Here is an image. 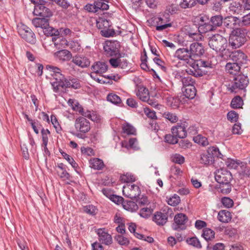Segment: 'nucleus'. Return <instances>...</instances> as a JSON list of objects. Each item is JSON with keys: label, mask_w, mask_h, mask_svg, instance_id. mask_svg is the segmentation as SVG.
<instances>
[{"label": "nucleus", "mask_w": 250, "mask_h": 250, "mask_svg": "<svg viewBox=\"0 0 250 250\" xmlns=\"http://www.w3.org/2000/svg\"><path fill=\"white\" fill-rule=\"evenodd\" d=\"M211 64L207 61L200 60L193 61L191 68L186 69L187 73L196 77H200L206 74L207 71L204 68H211Z\"/></svg>", "instance_id": "f257e3e1"}, {"label": "nucleus", "mask_w": 250, "mask_h": 250, "mask_svg": "<svg viewBox=\"0 0 250 250\" xmlns=\"http://www.w3.org/2000/svg\"><path fill=\"white\" fill-rule=\"evenodd\" d=\"M215 179L217 182L227 187L226 189L221 187L222 192L229 193L231 191L229 183L232 179L231 173L226 169L221 168L218 169L215 173Z\"/></svg>", "instance_id": "f03ea898"}, {"label": "nucleus", "mask_w": 250, "mask_h": 250, "mask_svg": "<svg viewBox=\"0 0 250 250\" xmlns=\"http://www.w3.org/2000/svg\"><path fill=\"white\" fill-rule=\"evenodd\" d=\"M208 45L210 48L223 55L228 46L227 40L222 35L216 34L209 38Z\"/></svg>", "instance_id": "7ed1b4c3"}, {"label": "nucleus", "mask_w": 250, "mask_h": 250, "mask_svg": "<svg viewBox=\"0 0 250 250\" xmlns=\"http://www.w3.org/2000/svg\"><path fill=\"white\" fill-rule=\"evenodd\" d=\"M247 30L245 28L233 30L230 35L229 43L233 48H237L246 42Z\"/></svg>", "instance_id": "20e7f679"}, {"label": "nucleus", "mask_w": 250, "mask_h": 250, "mask_svg": "<svg viewBox=\"0 0 250 250\" xmlns=\"http://www.w3.org/2000/svg\"><path fill=\"white\" fill-rule=\"evenodd\" d=\"M47 68L49 70L51 75L55 80L54 81L52 82L51 84L54 91L57 92L59 91L60 87H62V83H64L66 78L62 74V71L59 68L52 65H47Z\"/></svg>", "instance_id": "39448f33"}, {"label": "nucleus", "mask_w": 250, "mask_h": 250, "mask_svg": "<svg viewBox=\"0 0 250 250\" xmlns=\"http://www.w3.org/2000/svg\"><path fill=\"white\" fill-rule=\"evenodd\" d=\"M249 83L248 77L244 75H239L227 85L228 91L231 93H236L239 90L245 89Z\"/></svg>", "instance_id": "423d86ee"}, {"label": "nucleus", "mask_w": 250, "mask_h": 250, "mask_svg": "<svg viewBox=\"0 0 250 250\" xmlns=\"http://www.w3.org/2000/svg\"><path fill=\"white\" fill-rule=\"evenodd\" d=\"M68 104L71 105L72 109L80 113L83 117H86L92 121L97 122L99 120V117L94 112L84 109L78 103L73 99H69L68 101Z\"/></svg>", "instance_id": "0eeeda50"}, {"label": "nucleus", "mask_w": 250, "mask_h": 250, "mask_svg": "<svg viewBox=\"0 0 250 250\" xmlns=\"http://www.w3.org/2000/svg\"><path fill=\"white\" fill-rule=\"evenodd\" d=\"M75 128L78 133L76 136L78 138H82V134L88 132L90 129V124L88 120L83 117L77 118L75 121Z\"/></svg>", "instance_id": "6e6552de"}, {"label": "nucleus", "mask_w": 250, "mask_h": 250, "mask_svg": "<svg viewBox=\"0 0 250 250\" xmlns=\"http://www.w3.org/2000/svg\"><path fill=\"white\" fill-rule=\"evenodd\" d=\"M141 193V189L138 184H126L123 186V193L124 196L127 198L136 199L140 195Z\"/></svg>", "instance_id": "1a4fd4ad"}, {"label": "nucleus", "mask_w": 250, "mask_h": 250, "mask_svg": "<svg viewBox=\"0 0 250 250\" xmlns=\"http://www.w3.org/2000/svg\"><path fill=\"white\" fill-rule=\"evenodd\" d=\"M96 26L101 30V35L105 37L112 36L114 34V32L110 29L109 21L104 18H99L97 20Z\"/></svg>", "instance_id": "9d476101"}, {"label": "nucleus", "mask_w": 250, "mask_h": 250, "mask_svg": "<svg viewBox=\"0 0 250 250\" xmlns=\"http://www.w3.org/2000/svg\"><path fill=\"white\" fill-rule=\"evenodd\" d=\"M18 33L20 36L26 42L34 44L36 42L35 34L31 29L27 26L22 25L18 28Z\"/></svg>", "instance_id": "9b49d317"}, {"label": "nucleus", "mask_w": 250, "mask_h": 250, "mask_svg": "<svg viewBox=\"0 0 250 250\" xmlns=\"http://www.w3.org/2000/svg\"><path fill=\"white\" fill-rule=\"evenodd\" d=\"M174 57L178 60L183 61L190 67L193 64V61L192 60L189 49L188 48H180L175 52Z\"/></svg>", "instance_id": "f8f14e48"}, {"label": "nucleus", "mask_w": 250, "mask_h": 250, "mask_svg": "<svg viewBox=\"0 0 250 250\" xmlns=\"http://www.w3.org/2000/svg\"><path fill=\"white\" fill-rule=\"evenodd\" d=\"M119 47L120 44L118 42L107 41L106 42L104 49L106 55L113 56L119 54Z\"/></svg>", "instance_id": "ddd939ff"}, {"label": "nucleus", "mask_w": 250, "mask_h": 250, "mask_svg": "<svg viewBox=\"0 0 250 250\" xmlns=\"http://www.w3.org/2000/svg\"><path fill=\"white\" fill-rule=\"evenodd\" d=\"M188 49L193 61H195L196 59L200 57L205 52L203 46L198 42L191 43Z\"/></svg>", "instance_id": "4468645a"}, {"label": "nucleus", "mask_w": 250, "mask_h": 250, "mask_svg": "<svg viewBox=\"0 0 250 250\" xmlns=\"http://www.w3.org/2000/svg\"><path fill=\"white\" fill-rule=\"evenodd\" d=\"M224 26L231 29H241L240 28V19L234 16H228L224 20Z\"/></svg>", "instance_id": "2eb2a0df"}, {"label": "nucleus", "mask_w": 250, "mask_h": 250, "mask_svg": "<svg viewBox=\"0 0 250 250\" xmlns=\"http://www.w3.org/2000/svg\"><path fill=\"white\" fill-rule=\"evenodd\" d=\"M174 220L175 224L173 225V229L175 230L183 229L185 228V225L188 221V217L185 214L179 213L175 216Z\"/></svg>", "instance_id": "dca6fc26"}, {"label": "nucleus", "mask_w": 250, "mask_h": 250, "mask_svg": "<svg viewBox=\"0 0 250 250\" xmlns=\"http://www.w3.org/2000/svg\"><path fill=\"white\" fill-rule=\"evenodd\" d=\"M185 34L188 36L189 38L192 39L193 40L198 41L202 38V35L199 33V28L196 26L193 25L191 26H185Z\"/></svg>", "instance_id": "f3484780"}, {"label": "nucleus", "mask_w": 250, "mask_h": 250, "mask_svg": "<svg viewBox=\"0 0 250 250\" xmlns=\"http://www.w3.org/2000/svg\"><path fill=\"white\" fill-rule=\"evenodd\" d=\"M229 57L234 62V63H237L239 65L246 63L247 61V56L240 51L232 52Z\"/></svg>", "instance_id": "a211bd4d"}, {"label": "nucleus", "mask_w": 250, "mask_h": 250, "mask_svg": "<svg viewBox=\"0 0 250 250\" xmlns=\"http://www.w3.org/2000/svg\"><path fill=\"white\" fill-rule=\"evenodd\" d=\"M99 240L102 244L109 245L112 242L111 236L105 231L104 229H99L97 230Z\"/></svg>", "instance_id": "6ab92c4d"}, {"label": "nucleus", "mask_w": 250, "mask_h": 250, "mask_svg": "<svg viewBox=\"0 0 250 250\" xmlns=\"http://www.w3.org/2000/svg\"><path fill=\"white\" fill-rule=\"evenodd\" d=\"M109 62L111 65L114 68L119 67L122 69H126L128 67L127 60L121 57L111 58L109 60Z\"/></svg>", "instance_id": "aec40b11"}, {"label": "nucleus", "mask_w": 250, "mask_h": 250, "mask_svg": "<svg viewBox=\"0 0 250 250\" xmlns=\"http://www.w3.org/2000/svg\"><path fill=\"white\" fill-rule=\"evenodd\" d=\"M72 62L76 65L81 67H87L90 65V61L89 59L81 55H76L72 58Z\"/></svg>", "instance_id": "412c9836"}, {"label": "nucleus", "mask_w": 250, "mask_h": 250, "mask_svg": "<svg viewBox=\"0 0 250 250\" xmlns=\"http://www.w3.org/2000/svg\"><path fill=\"white\" fill-rule=\"evenodd\" d=\"M45 5H36L35 7V12L36 14L41 17L44 18H50L52 16V12L48 8L46 7Z\"/></svg>", "instance_id": "4be33fe9"}, {"label": "nucleus", "mask_w": 250, "mask_h": 250, "mask_svg": "<svg viewBox=\"0 0 250 250\" xmlns=\"http://www.w3.org/2000/svg\"><path fill=\"white\" fill-rule=\"evenodd\" d=\"M167 212L157 211L154 214L153 217V221L159 226H163L165 225L167 221Z\"/></svg>", "instance_id": "5701e85b"}, {"label": "nucleus", "mask_w": 250, "mask_h": 250, "mask_svg": "<svg viewBox=\"0 0 250 250\" xmlns=\"http://www.w3.org/2000/svg\"><path fill=\"white\" fill-rule=\"evenodd\" d=\"M171 132L174 135L179 138H184L187 135L185 125H177L172 127Z\"/></svg>", "instance_id": "b1692460"}, {"label": "nucleus", "mask_w": 250, "mask_h": 250, "mask_svg": "<svg viewBox=\"0 0 250 250\" xmlns=\"http://www.w3.org/2000/svg\"><path fill=\"white\" fill-rule=\"evenodd\" d=\"M229 11L233 14L241 15L245 10L243 5L240 1H232L229 6Z\"/></svg>", "instance_id": "393cba45"}, {"label": "nucleus", "mask_w": 250, "mask_h": 250, "mask_svg": "<svg viewBox=\"0 0 250 250\" xmlns=\"http://www.w3.org/2000/svg\"><path fill=\"white\" fill-rule=\"evenodd\" d=\"M54 56L57 59L63 62L68 61L72 58L71 52L66 49L57 51L54 53Z\"/></svg>", "instance_id": "a878e982"}, {"label": "nucleus", "mask_w": 250, "mask_h": 250, "mask_svg": "<svg viewBox=\"0 0 250 250\" xmlns=\"http://www.w3.org/2000/svg\"><path fill=\"white\" fill-rule=\"evenodd\" d=\"M107 68V65L104 62H97L92 65L91 69L94 72L101 74L105 73Z\"/></svg>", "instance_id": "bb28decb"}, {"label": "nucleus", "mask_w": 250, "mask_h": 250, "mask_svg": "<svg viewBox=\"0 0 250 250\" xmlns=\"http://www.w3.org/2000/svg\"><path fill=\"white\" fill-rule=\"evenodd\" d=\"M32 23L36 28L44 29L49 26V20L48 18H35L33 19Z\"/></svg>", "instance_id": "cd10ccee"}, {"label": "nucleus", "mask_w": 250, "mask_h": 250, "mask_svg": "<svg viewBox=\"0 0 250 250\" xmlns=\"http://www.w3.org/2000/svg\"><path fill=\"white\" fill-rule=\"evenodd\" d=\"M62 88H73L74 89H78L81 87L80 80L76 78L66 79L64 83H62Z\"/></svg>", "instance_id": "c85d7f7f"}, {"label": "nucleus", "mask_w": 250, "mask_h": 250, "mask_svg": "<svg viewBox=\"0 0 250 250\" xmlns=\"http://www.w3.org/2000/svg\"><path fill=\"white\" fill-rule=\"evenodd\" d=\"M89 167L96 170H102L104 167V163L102 160L93 158L89 160Z\"/></svg>", "instance_id": "c756f323"}, {"label": "nucleus", "mask_w": 250, "mask_h": 250, "mask_svg": "<svg viewBox=\"0 0 250 250\" xmlns=\"http://www.w3.org/2000/svg\"><path fill=\"white\" fill-rule=\"evenodd\" d=\"M240 66L237 63L228 62L226 65V70L230 74L236 75L240 70Z\"/></svg>", "instance_id": "7c9ffc66"}, {"label": "nucleus", "mask_w": 250, "mask_h": 250, "mask_svg": "<svg viewBox=\"0 0 250 250\" xmlns=\"http://www.w3.org/2000/svg\"><path fill=\"white\" fill-rule=\"evenodd\" d=\"M136 95L141 100L144 102L147 101L149 98L148 90L144 86L138 87Z\"/></svg>", "instance_id": "2f4dec72"}, {"label": "nucleus", "mask_w": 250, "mask_h": 250, "mask_svg": "<svg viewBox=\"0 0 250 250\" xmlns=\"http://www.w3.org/2000/svg\"><path fill=\"white\" fill-rule=\"evenodd\" d=\"M218 219L221 222L228 223L231 219V213L227 210H221L218 212Z\"/></svg>", "instance_id": "473e14b6"}, {"label": "nucleus", "mask_w": 250, "mask_h": 250, "mask_svg": "<svg viewBox=\"0 0 250 250\" xmlns=\"http://www.w3.org/2000/svg\"><path fill=\"white\" fill-rule=\"evenodd\" d=\"M184 88L183 93L186 98L192 99L195 97L196 94V89L194 85H189Z\"/></svg>", "instance_id": "72a5a7b5"}, {"label": "nucleus", "mask_w": 250, "mask_h": 250, "mask_svg": "<svg viewBox=\"0 0 250 250\" xmlns=\"http://www.w3.org/2000/svg\"><path fill=\"white\" fill-rule=\"evenodd\" d=\"M223 17L221 15H216L211 17L209 21L213 28L215 30L217 27H219L222 25L223 23Z\"/></svg>", "instance_id": "f704fd0d"}, {"label": "nucleus", "mask_w": 250, "mask_h": 250, "mask_svg": "<svg viewBox=\"0 0 250 250\" xmlns=\"http://www.w3.org/2000/svg\"><path fill=\"white\" fill-rule=\"evenodd\" d=\"M120 180L123 183L130 184L135 182L136 180V178L134 175L131 173L127 172L126 174L121 175Z\"/></svg>", "instance_id": "c9c22d12"}, {"label": "nucleus", "mask_w": 250, "mask_h": 250, "mask_svg": "<svg viewBox=\"0 0 250 250\" xmlns=\"http://www.w3.org/2000/svg\"><path fill=\"white\" fill-rule=\"evenodd\" d=\"M123 206L125 209L131 212L135 211L138 209V205L131 201H123Z\"/></svg>", "instance_id": "e433bc0d"}, {"label": "nucleus", "mask_w": 250, "mask_h": 250, "mask_svg": "<svg viewBox=\"0 0 250 250\" xmlns=\"http://www.w3.org/2000/svg\"><path fill=\"white\" fill-rule=\"evenodd\" d=\"M214 161L213 157L208 152L201 155L200 163L204 165H210Z\"/></svg>", "instance_id": "4c0bfd02"}, {"label": "nucleus", "mask_w": 250, "mask_h": 250, "mask_svg": "<svg viewBox=\"0 0 250 250\" xmlns=\"http://www.w3.org/2000/svg\"><path fill=\"white\" fill-rule=\"evenodd\" d=\"M215 232L209 228H205L203 230L202 236L207 241L211 240L214 238Z\"/></svg>", "instance_id": "58836bf2"}, {"label": "nucleus", "mask_w": 250, "mask_h": 250, "mask_svg": "<svg viewBox=\"0 0 250 250\" xmlns=\"http://www.w3.org/2000/svg\"><path fill=\"white\" fill-rule=\"evenodd\" d=\"M193 141L203 146H207L208 145V142L207 138L201 135H198L193 137Z\"/></svg>", "instance_id": "ea45409f"}, {"label": "nucleus", "mask_w": 250, "mask_h": 250, "mask_svg": "<svg viewBox=\"0 0 250 250\" xmlns=\"http://www.w3.org/2000/svg\"><path fill=\"white\" fill-rule=\"evenodd\" d=\"M243 104V102L241 97L237 96L232 99L231 102V106L233 108H241Z\"/></svg>", "instance_id": "a19ab883"}, {"label": "nucleus", "mask_w": 250, "mask_h": 250, "mask_svg": "<svg viewBox=\"0 0 250 250\" xmlns=\"http://www.w3.org/2000/svg\"><path fill=\"white\" fill-rule=\"evenodd\" d=\"M198 28L199 33L201 34L215 30L214 28H213V27L212 26L209 21L208 22V23L199 25L198 26Z\"/></svg>", "instance_id": "79ce46f5"}, {"label": "nucleus", "mask_w": 250, "mask_h": 250, "mask_svg": "<svg viewBox=\"0 0 250 250\" xmlns=\"http://www.w3.org/2000/svg\"><path fill=\"white\" fill-rule=\"evenodd\" d=\"M122 129L123 132L127 135H134L136 133L135 128L130 124L126 123L123 125Z\"/></svg>", "instance_id": "37998d69"}, {"label": "nucleus", "mask_w": 250, "mask_h": 250, "mask_svg": "<svg viewBox=\"0 0 250 250\" xmlns=\"http://www.w3.org/2000/svg\"><path fill=\"white\" fill-rule=\"evenodd\" d=\"M67 45L72 51L79 52L82 47L81 44L77 41H72L67 42Z\"/></svg>", "instance_id": "c03bdc74"}, {"label": "nucleus", "mask_w": 250, "mask_h": 250, "mask_svg": "<svg viewBox=\"0 0 250 250\" xmlns=\"http://www.w3.org/2000/svg\"><path fill=\"white\" fill-rule=\"evenodd\" d=\"M196 4V0H183L180 3L182 8H189L193 7Z\"/></svg>", "instance_id": "a18cd8bd"}, {"label": "nucleus", "mask_w": 250, "mask_h": 250, "mask_svg": "<svg viewBox=\"0 0 250 250\" xmlns=\"http://www.w3.org/2000/svg\"><path fill=\"white\" fill-rule=\"evenodd\" d=\"M106 98L108 101L115 104H120L121 102V100L120 97L115 94H109Z\"/></svg>", "instance_id": "49530a36"}, {"label": "nucleus", "mask_w": 250, "mask_h": 250, "mask_svg": "<svg viewBox=\"0 0 250 250\" xmlns=\"http://www.w3.org/2000/svg\"><path fill=\"white\" fill-rule=\"evenodd\" d=\"M181 82L185 87H187V86H189V85H194L195 81L194 79H192L191 76H187L183 77Z\"/></svg>", "instance_id": "de8ad7c7"}, {"label": "nucleus", "mask_w": 250, "mask_h": 250, "mask_svg": "<svg viewBox=\"0 0 250 250\" xmlns=\"http://www.w3.org/2000/svg\"><path fill=\"white\" fill-rule=\"evenodd\" d=\"M158 21H156L157 25L156 26V29L159 31H162L166 29L168 27H170L172 26V24L170 23H164L162 25H159L160 21H163V19L161 17L157 18Z\"/></svg>", "instance_id": "09e8293b"}, {"label": "nucleus", "mask_w": 250, "mask_h": 250, "mask_svg": "<svg viewBox=\"0 0 250 250\" xmlns=\"http://www.w3.org/2000/svg\"><path fill=\"white\" fill-rule=\"evenodd\" d=\"M164 117L171 123H176L178 120V117L175 113L166 112L164 113Z\"/></svg>", "instance_id": "8fccbe9b"}, {"label": "nucleus", "mask_w": 250, "mask_h": 250, "mask_svg": "<svg viewBox=\"0 0 250 250\" xmlns=\"http://www.w3.org/2000/svg\"><path fill=\"white\" fill-rule=\"evenodd\" d=\"M165 142L170 144H176L178 143V139L176 136L172 134H167L165 136Z\"/></svg>", "instance_id": "3c124183"}, {"label": "nucleus", "mask_w": 250, "mask_h": 250, "mask_svg": "<svg viewBox=\"0 0 250 250\" xmlns=\"http://www.w3.org/2000/svg\"><path fill=\"white\" fill-rule=\"evenodd\" d=\"M44 34L48 36H57L59 35V31L56 29L49 26V25L46 27V28H44Z\"/></svg>", "instance_id": "603ef678"}, {"label": "nucleus", "mask_w": 250, "mask_h": 250, "mask_svg": "<svg viewBox=\"0 0 250 250\" xmlns=\"http://www.w3.org/2000/svg\"><path fill=\"white\" fill-rule=\"evenodd\" d=\"M153 210L150 208H143L140 211V215L145 218L149 217L152 213Z\"/></svg>", "instance_id": "864d4df0"}, {"label": "nucleus", "mask_w": 250, "mask_h": 250, "mask_svg": "<svg viewBox=\"0 0 250 250\" xmlns=\"http://www.w3.org/2000/svg\"><path fill=\"white\" fill-rule=\"evenodd\" d=\"M180 201L179 196L174 194L173 196L168 199L167 202L168 205L172 206H176L180 203Z\"/></svg>", "instance_id": "5fc2aeb1"}, {"label": "nucleus", "mask_w": 250, "mask_h": 250, "mask_svg": "<svg viewBox=\"0 0 250 250\" xmlns=\"http://www.w3.org/2000/svg\"><path fill=\"white\" fill-rule=\"evenodd\" d=\"M171 161L178 164H182L185 162V158L179 154H174L171 157Z\"/></svg>", "instance_id": "6e6d98bb"}, {"label": "nucleus", "mask_w": 250, "mask_h": 250, "mask_svg": "<svg viewBox=\"0 0 250 250\" xmlns=\"http://www.w3.org/2000/svg\"><path fill=\"white\" fill-rule=\"evenodd\" d=\"M187 242L190 245H192L198 248H201V245L200 244V242H199L198 239L196 237L188 238L187 240Z\"/></svg>", "instance_id": "4d7b16f0"}, {"label": "nucleus", "mask_w": 250, "mask_h": 250, "mask_svg": "<svg viewBox=\"0 0 250 250\" xmlns=\"http://www.w3.org/2000/svg\"><path fill=\"white\" fill-rule=\"evenodd\" d=\"M207 152L211 155L213 157L214 156L220 157L221 155L218 148L216 146H210L208 148Z\"/></svg>", "instance_id": "13d9d810"}, {"label": "nucleus", "mask_w": 250, "mask_h": 250, "mask_svg": "<svg viewBox=\"0 0 250 250\" xmlns=\"http://www.w3.org/2000/svg\"><path fill=\"white\" fill-rule=\"evenodd\" d=\"M238 117V114L234 111H230L227 114V118L231 122H237Z\"/></svg>", "instance_id": "bf43d9fd"}, {"label": "nucleus", "mask_w": 250, "mask_h": 250, "mask_svg": "<svg viewBox=\"0 0 250 250\" xmlns=\"http://www.w3.org/2000/svg\"><path fill=\"white\" fill-rule=\"evenodd\" d=\"M58 175L64 180H69L70 174L66 171L65 168L62 170H56Z\"/></svg>", "instance_id": "052dcab7"}, {"label": "nucleus", "mask_w": 250, "mask_h": 250, "mask_svg": "<svg viewBox=\"0 0 250 250\" xmlns=\"http://www.w3.org/2000/svg\"><path fill=\"white\" fill-rule=\"evenodd\" d=\"M42 136V141L43 143V145H47L48 140V135L50 134V131L48 129H44L43 128L42 129L41 131Z\"/></svg>", "instance_id": "680f3d73"}, {"label": "nucleus", "mask_w": 250, "mask_h": 250, "mask_svg": "<svg viewBox=\"0 0 250 250\" xmlns=\"http://www.w3.org/2000/svg\"><path fill=\"white\" fill-rule=\"evenodd\" d=\"M241 27L250 25V12L240 19Z\"/></svg>", "instance_id": "e2e57ef3"}, {"label": "nucleus", "mask_w": 250, "mask_h": 250, "mask_svg": "<svg viewBox=\"0 0 250 250\" xmlns=\"http://www.w3.org/2000/svg\"><path fill=\"white\" fill-rule=\"evenodd\" d=\"M62 154L63 158L69 162L72 167H77V164L70 156L65 152L62 153Z\"/></svg>", "instance_id": "0e129e2a"}, {"label": "nucleus", "mask_w": 250, "mask_h": 250, "mask_svg": "<svg viewBox=\"0 0 250 250\" xmlns=\"http://www.w3.org/2000/svg\"><path fill=\"white\" fill-rule=\"evenodd\" d=\"M221 202L222 204L228 208L231 207L233 205V201L229 197H224L222 198Z\"/></svg>", "instance_id": "69168bd1"}, {"label": "nucleus", "mask_w": 250, "mask_h": 250, "mask_svg": "<svg viewBox=\"0 0 250 250\" xmlns=\"http://www.w3.org/2000/svg\"><path fill=\"white\" fill-rule=\"evenodd\" d=\"M116 241L121 245H127L129 244V241L127 238L121 235H118L116 237Z\"/></svg>", "instance_id": "338daca9"}, {"label": "nucleus", "mask_w": 250, "mask_h": 250, "mask_svg": "<svg viewBox=\"0 0 250 250\" xmlns=\"http://www.w3.org/2000/svg\"><path fill=\"white\" fill-rule=\"evenodd\" d=\"M84 211L90 215H95L96 214L97 208L93 205H89L84 207Z\"/></svg>", "instance_id": "774afa93"}]
</instances>
